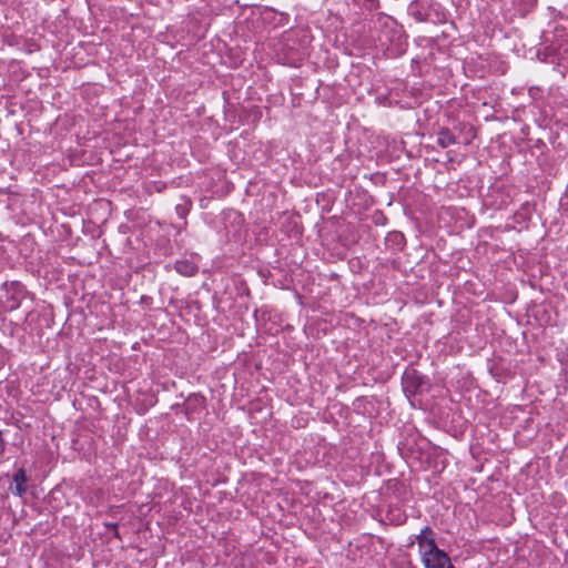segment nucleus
Returning a JSON list of instances; mask_svg holds the SVG:
<instances>
[{
  "instance_id": "obj_4",
  "label": "nucleus",
  "mask_w": 568,
  "mask_h": 568,
  "mask_svg": "<svg viewBox=\"0 0 568 568\" xmlns=\"http://www.w3.org/2000/svg\"><path fill=\"white\" fill-rule=\"evenodd\" d=\"M174 270L183 276H194L199 272V266L190 260H179L174 263Z\"/></svg>"
},
{
  "instance_id": "obj_9",
  "label": "nucleus",
  "mask_w": 568,
  "mask_h": 568,
  "mask_svg": "<svg viewBox=\"0 0 568 568\" xmlns=\"http://www.w3.org/2000/svg\"><path fill=\"white\" fill-rule=\"evenodd\" d=\"M419 534L427 536V537H432L433 529L429 526H425L424 528H422Z\"/></svg>"
},
{
  "instance_id": "obj_7",
  "label": "nucleus",
  "mask_w": 568,
  "mask_h": 568,
  "mask_svg": "<svg viewBox=\"0 0 568 568\" xmlns=\"http://www.w3.org/2000/svg\"><path fill=\"white\" fill-rule=\"evenodd\" d=\"M416 542L418 545L419 554L429 548L428 542L436 544V541L433 537H427L422 534H418L416 536Z\"/></svg>"
},
{
  "instance_id": "obj_2",
  "label": "nucleus",
  "mask_w": 568,
  "mask_h": 568,
  "mask_svg": "<svg viewBox=\"0 0 568 568\" xmlns=\"http://www.w3.org/2000/svg\"><path fill=\"white\" fill-rule=\"evenodd\" d=\"M402 381L404 392L412 396L422 393L426 384L424 376L414 368L406 369Z\"/></svg>"
},
{
  "instance_id": "obj_1",
  "label": "nucleus",
  "mask_w": 568,
  "mask_h": 568,
  "mask_svg": "<svg viewBox=\"0 0 568 568\" xmlns=\"http://www.w3.org/2000/svg\"><path fill=\"white\" fill-rule=\"evenodd\" d=\"M428 549L419 554L425 568H455L448 555L439 549L436 544L428 542Z\"/></svg>"
},
{
  "instance_id": "obj_3",
  "label": "nucleus",
  "mask_w": 568,
  "mask_h": 568,
  "mask_svg": "<svg viewBox=\"0 0 568 568\" xmlns=\"http://www.w3.org/2000/svg\"><path fill=\"white\" fill-rule=\"evenodd\" d=\"M27 475L23 468L18 469L10 485L13 495L22 497L27 493Z\"/></svg>"
},
{
  "instance_id": "obj_5",
  "label": "nucleus",
  "mask_w": 568,
  "mask_h": 568,
  "mask_svg": "<svg viewBox=\"0 0 568 568\" xmlns=\"http://www.w3.org/2000/svg\"><path fill=\"white\" fill-rule=\"evenodd\" d=\"M456 143V136L447 128H442L437 133V144L446 149Z\"/></svg>"
},
{
  "instance_id": "obj_8",
  "label": "nucleus",
  "mask_w": 568,
  "mask_h": 568,
  "mask_svg": "<svg viewBox=\"0 0 568 568\" xmlns=\"http://www.w3.org/2000/svg\"><path fill=\"white\" fill-rule=\"evenodd\" d=\"M384 24H385L386 27H390V28L393 29V32H394L395 34L399 33V30L397 29V24H396V22H395L393 19H390V18H385V22H384Z\"/></svg>"
},
{
  "instance_id": "obj_6",
  "label": "nucleus",
  "mask_w": 568,
  "mask_h": 568,
  "mask_svg": "<svg viewBox=\"0 0 568 568\" xmlns=\"http://www.w3.org/2000/svg\"><path fill=\"white\" fill-rule=\"evenodd\" d=\"M191 207V202L187 199H182L181 203L175 205V212L179 217L185 219Z\"/></svg>"
}]
</instances>
